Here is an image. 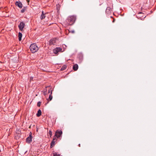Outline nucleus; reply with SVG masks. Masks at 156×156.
Returning a JSON list of instances; mask_svg holds the SVG:
<instances>
[{
	"instance_id": "nucleus-6",
	"label": "nucleus",
	"mask_w": 156,
	"mask_h": 156,
	"mask_svg": "<svg viewBox=\"0 0 156 156\" xmlns=\"http://www.w3.org/2000/svg\"><path fill=\"white\" fill-rule=\"evenodd\" d=\"M32 136L31 135H30L26 139V142L28 143H30L32 140Z\"/></svg>"
},
{
	"instance_id": "nucleus-20",
	"label": "nucleus",
	"mask_w": 156,
	"mask_h": 156,
	"mask_svg": "<svg viewBox=\"0 0 156 156\" xmlns=\"http://www.w3.org/2000/svg\"><path fill=\"white\" fill-rule=\"evenodd\" d=\"M66 69V68L65 67H63L61 69V70H64Z\"/></svg>"
},
{
	"instance_id": "nucleus-11",
	"label": "nucleus",
	"mask_w": 156,
	"mask_h": 156,
	"mask_svg": "<svg viewBox=\"0 0 156 156\" xmlns=\"http://www.w3.org/2000/svg\"><path fill=\"white\" fill-rule=\"evenodd\" d=\"M45 16L43 11L42 12V14L41 15L40 18L41 20H42L45 17Z\"/></svg>"
},
{
	"instance_id": "nucleus-24",
	"label": "nucleus",
	"mask_w": 156,
	"mask_h": 156,
	"mask_svg": "<svg viewBox=\"0 0 156 156\" xmlns=\"http://www.w3.org/2000/svg\"><path fill=\"white\" fill-rule=\"evenodd\" d=\"M27 2H29V0H27Z\"/></svg>"
},
{
	"instance_id": "nucleus-14",
	"label": "nucleus",
	"mask_w": 156,
	"mask_h": 156,
	"mask_svg": "<svg viewBox=\"0 0 156 156\" xmlns=\"http://www.w3.org/2000/svg\"><path fill=\"white\" fill-rule=\"evenodd\" d=\"M18 37H19V41H21V38L22 37V34L19 32L18 34Z\"/></svg>"
},
{
	"instance_id": "nucleus-16",
	"label": "nucleus",
	"mask_w": 156,
	"mask_h": 156,
	"mask_svg": "<svg viewBox=\"0 0 156 156\" xmlns=\"http://www.w3.org/2000/svg\"><path fill=\"white\" fill-rule=\"evenodd\" d=\"M54 156H60V154H58L56 152H54L53 153Z\"/></svg>"
},
{
	"instance_id": "nucleus-8",
	"label": "nucleus",
	"mask_w": 156,
	"mask_h": 156,
	"mask_svg": "<svg viewBox=\"0 0 156 156\" xmlns=\"http://www.w3.org/2000/svg\"><path fill=\"white\" fill-rule=\"evenodd\" d=\"M55 43V39H51L49 41V43L50 45L54 44Z\"/></svg>"
},
{
	"instance_id": "nucleus-15",
	"label": "nucleus",
	"mask_w": 156,
	"mask_h": 156,
	"mask_svg": "<svg viewBox=\"0 0 156 156\" xmlns=\"http://www.w3.org/2000/svg\"><path fill=\"white\" fill-rule=\"evenodd\" d=\"M26 7H24L21 10V13H23L25 12V11L26 9Z\"/></svg>"
},
{
	"instance_id": "nucleus-22",
	"label": "nucleus",
	"mask_w": 156,
	"mask_h": 156,
	"mask_svg": "<svg viewBox=\"0 0 156 156\" xmlns=\"http://www.w3.org/2000/svg\"><path fill=\"white\" fill-rule=\"evenodd\" d=\"M110 8L108 7L107 8L106 10H110Z\"/></svg>"
},
{
	"instance_id": "nucleus-9",
	"label": "nucleus",
	"mask_w": 156,
	"mask_h": 156,
	"mask_svg": "<svg viewBox=\"0 0 156 156\" xmlns=\"http://www.w3.org/2000/svg\"><path fill=\"white\" fill-rule=\"evenodd\" d=\"M78 68V66L77 64H75L73 66V69L74 71H76Z\"/></svg>"
},
{
	"instance_id": "nucleus-3",
	"label": "nucleus",
	"mask_w": 156,
	"mask_h": 156,
	"mask_svg": "<svg viewBox=\"0 0 156 156\" xmlns=\"http://www.w3.org/2000/svg\"><path fill=\"white\" fill-rule=\"evenodd\" d=\"M62 131L61 130H57L55 133V136H56L57 138H58L60 137L62 134Z\"/></svg>"
},
{
	"instance_id": "nucleus-1",
	"label": "nucleus",
	"mask_w": 156,
	"mask_h": 156,
	"mask_svg": "<svg viewBox=\"0 0 156 156\" xmlns=\"http://www.w3.org/2000/svg\"><path fill=\"white\" fill-rule=\"evenodd\" d=\"M76 19V17L74 16H69L66 20V24L67 25H72L74 23Z\"/></svg>"
},
{
	"instance_id": "nucleus-2",
	"label": "nucleus",
	"mask_w": 156,
	"mask_h": 156,
	"mask_svg": "<svg viewBox=\"0 0 156 156\" xmlns=\"http://www.w3.org/2000/svg\"><path fill=\"white\" fill-rule=\"evenodd\" d=\"M30 50L32 53H34L38 50V48L35 43L32 44L30 46Z\"/></svg>"
},
{
	"instance_id": "nucleus-17",
	"label": "nucleus",
	"mask_w": 156,
	"mask_h": 156,
	"mask_svg": "<svg viewBox=\"0 0 156 156\" xmlns=\"http://www.w3.org/2000/svg\"><path fill=\"white\" fill-rule=\"evenodd\" d=\"M49 134L50 137H51L52 136V133L51 130H50L49 132Z\"/></svg>"
},
{
	"instance_id": "nucleus-7",
	"label": "nucleus",
	"mask_w": 156,
	"mask_h": 156,
	"mask_svg": "<svg viewBox=\"0 0 156 156\" xmlns=\"http://www.w3.org/2000/svg\"><path fill=\"white\" fill-rule=\"evenodd\" d=\"M15 5H16L18 6L20 8H22L23 6L22 3L20 2H16L15 3Z\"/></svg>"
},
{
	"instance_id": "nucleus-21",
	"label": "nucleus",
	"mask_w": 156,
	"mask_h": 156,
	"mask_svg": "<svg viewBox=\"0 0 156 156\" xmlns=\"http://www.w3.org/2000/svg\"><path fill=\"white\" fill-rule=\"evenodd\" d=\"M33 77H30V81H31L32 80H33Z\"/></svg>"
},
{
	"instance_id": "nucleus-25",
	"label": "nucleus",
	"mask_w": 156,
	"mask_h": 156,
	"mask_svg": "<svg viewBox=\"0 0 156 156\" xmlns=\"http://www.w3.org/2000/svg\"><path fill=\"white\" fill-rule=\"evenodd\" d=\"M79 147H80V144H79Z\"/></svg>"
},
{
	"instance_id": "nucleus-5",
	"label": "nucleus",
	"mask_w": 156,
	"mask_h": 156,
	"mask_svg": "<svg viewBox=\"0 0 156 156\" xmlns=\"http://www.w3.org/2000/svg\"><path fill=\"white\" fill-rule=\"evenodd\" d=\"M25 24L23 22H20V24L19 25L18 27L19 29L22 31L23 30V28L24 27Z\"/></svg>"
},
{
	"instance_id": "nucleus-19",
	"label": "nucleus",
	"mask_w": 156,
	"mask_h": 156,
	"mask_svg": "<svg viewBox=\"0 0 156 156\" xmlns=\"http://www.w3.org/2000/svg\"><path fill=\"white\" fill-rule=\"evenodd\" d=\"M41 105V102L40 101H39L37 103V106L38 107H40Z\"/></svg>"
},
{
	"instance_id": "nucleus-23",
	"label": "nucleus",
	"mask_w": 156,
	"mask_h": 156,
	"mask_svg": "<svg viewBox=\"0 0 156 156\" xmlns=\"http://www.w3.org/2000/svg\"><path fill=\"white\" fill-rule=\"evenodd\" d=\"M71 32L72 33H74V30L71 31Z\"/></svg>"
},
{
	"instance_id": "nucleus-4",
	"label": "nucleus",
	"mask_w": 156,
	"mask_h": 156,
	"mask_svg": "<svg viewBox=\"0 0 156 156\" xmlns=\"http://www.w3.org/2000/svg\"><path fill=\"white\" fill-rule=\"evenodd\" d=\"M62 49L60 48H56L53 50L54 53L57 54L59 52H62Z\"/></svg>"
},
{
	"instance_id": "nucleus-18",
	"label": "nucleus",
	"mask_w": 156,
	"mask_h": 156,
	"mask_svg": "<svg viewBox=\"0 0 156 156\" xmlns=\"http://www.w3.org/2000/svg\"><path fill=\"white\" fill-rule=\"evenodd\" d=\"M57 138L56 137V136H55H55H54V137H53V140H54L55 141H56V140H57Z\"/></svg>"
},
{
	"instance_id": "nucleus-26",
	"label": "nucleus",
	"mask_w": 156,
	"mask_h": 156,
	"mask_svg": "<svg viewBox=\"0 0 156 156\" xmlns=\"http://www.w3.org/2000/svg\"><path fill=\"white\" fill-rule=\"evenodd\" d=\"M114 22V20H113V22Z\"/></svg>"
},
{
	"instance_id": "nucleus-12",
	"label": "nucleus",
	"mask_w": 156,
	"mask_h": 156,
	"mask_svg": "<svg viewBox=\"0 0 156 156\" xmlns=\"http://www.w3.org/2000/svg\"><path fill=\"white\" fill-rule=\"evenodd\" d=\"M55 141L52 140L51 143V148H52L54 146Z\"/></svg>"
},
{
	"instance_id": "nucleus-13",
	"label": "nucleus",
	"mask_w": 156,
	"mask_h": 156,
	"mask_svg": "<svg viewBox=\"0 0 156 156\" xmlns=\"http://www.w3.org/2000/svg\"><path fill=\"white\" fill-rule=\"evenodd\" d=\"M51 92V94L50 95H49V99L50 100V101H51L52 99V96L51 95V94H52V90H49V91H48V92L49 93L50 92Z\"/></svg>"
},
{
	"instance_id": "nucleus-10",
	"label": "nucleus",
	"mask_w": 156,
	"mask_h": 156,
	"mask_svg": "<svg viewBox=\"0 0 156 156\" xmlns=\"http://www.w3.org/2000/svg\"><path fill=\"white\" fill-rule=\"evenodd\" d=\"M41 115V112L40 109H39L37 111V112L36 114L37 117H39Z\"/></svg>"
}]
</instances>
